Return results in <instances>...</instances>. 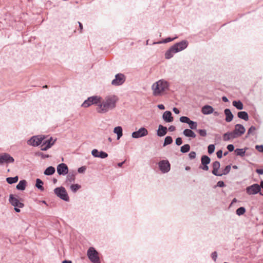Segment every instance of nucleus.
Returning <instances> with one entry per match:
<instances>
[{
    "label": "nucleus",
    "instance_id": "f257e3e1",
    "mask_svg": "<svg viewBox=\"0 0 263 263\" xmlns=\"http://www.w3.org/2000/svg\"><path fill=\"white\" fill-rule=\"evenodd\" d=\"M118 101V98L115 95L107 96L103 100H101L96 110L99 114L106 113L116 107Z\"/></svg>",
    "mask_w": 263,
    "mask_h": 263
},
{
    "label": "nucleus",
    "instance_id": "f03ea898",
    "mask_svg": "<svg viewBox=\"0 0 263 263\" xmlns=\"http://www.w3.org/2000/svg\"><path fill=\"white\" fill-rule=\"evenodd\" d=\"M188 46V42L186 40L177 43L171 46L165 53V58L166 59H170L176 53L182 51L187 48Z\"/></svg>",
    "mask_w": 263,
    "mask_h": 263
},
{
    "label": "nucleus",
    "instance_id": "7ed1b4c3",
    "mask_svg": "<svg viewBox=\"0 0 263 263\" xmlns=\"http://www.w3.org/2000/svg\"><path fill=\"white\" fill-rule=\"evenodd\" d=\"M170 86L169 82L164 79L158 81L152 85V88L153 90V95L155 96H158L163 92L169 90Z\"/></svg>",
    "mask_w": 263,
    "mask_h": 263
},
{
    "label": "nucleus",
    "instance_id": "20e7f679",
    "mask_svg": "<svg viewBox=\"0 0 263 263\" xmlns=\"http://www.w3.org/2000/svg\"><path fill=\"white\" fill-rule=\"evenodd\" d=\"M54 193L61 199L66 202L69 201V197L65 187L60 186L55 188Z\"/></svg>",
    "mask_w": 263,
    "mask_h": 263
},
{
    "label": "nucleus",
    "instance_id": "39448f33",
    "mask_svg": "<svg viewBox=\"0 0 263 263\" xmlns=\"http://www.w3.org/2000/svg\"><path fill=\"white\" fill-rule=\"evenodd\" d=\"M87 255L92 263H100L98 252L93 247H90L87 250Z\"/></svg>",
    "mask_w": 263,
    "mask_h": 263
},
{
    "label": "nucleus",
    "instance_id": "423d86ee",
    "mask_svg": "<svg viewBox=\"0 0 263 263\" xmlns=\"http://www.w3.org/2000/svg\"><path fill=\"white\" fill-rule=\"evenodd\" d=\"M102 98L98 96H93L88 97L87 100H85L82 104V106L87 108L92 104H97L101 102Z\"/></svg>",
    "mask_w": 263,
    "mask_h": 263
},
{
    "label": "nucleus",
    "instance_id": "0eeeda50",
    "mask_svg": "<svg viewBox=\"0 0 263 263\" xmlns=\"http://www.w3.org/2000/svg\"><path fill=\"white\" fill-rule=\"evenodd\" d=\"M125 81V76L123 73H119L115 75V79L112 80L111 84L113 86H119L123 84Z\"/></svg>",
    "mask_w": 263,
    "mask_h": 263
},
{
    "label": "nucleus",
    "instance_id": "6e6552de",
    "mask_svg": "<svg viewBox=\"0 0 263 263\" xmlns=\"http://www.w3.org/2000/svg\"><path fill=\"white\" fill-rule=\"evenodd\" d=\"M246 193L249 195H255L258 193L260 194L261 189L258 184L254 183L248 186L246 189Z\"/></svg>",
    "mask_w": 263,
    "mask_h": 263
},
{
    "label": "nucleus",
    "instance_id": "1a4fd4ad",
    "mask_svg": "<svg viewBox=\"0 0 263 263\" xmlns=\"http://www.w3.org/2000/svg\"><path fill=\"white\" fill-rule=\"evenodd\" d=\"M14 162V158L8 153H4L0 154V165H2L4 163H12Z\"/></svg>",
    "mask_w": 263,
    "mask_h": 263
},
{
    "label": "nucleus",
    "instance_id": "9d476101",
    "mask_svg": "<svg viewBox=\"0 0 263 263\" xmlns=\"http://www.w3.org/2000/svg\"><path fill=\"white\" fill-rule=\"evenodd\" d=\"M44 139V137H42L41 136H34L28 141V144L33 146H37L42 144Z\"/></svg>",
    "mask_w": 263,
    "mask_h": 263
},
{
    "label": "nucleus",
    "instance_id": "9b49d317",
    "mask_svg": "<svg viewBox=\"0 0 263 263\" xmlns=\"http://www.w3.org/2000/svg\"><path fill=\"white\" fill-rule=\"evenodd\" d=\"M160 170L163 173H166L170 171L171 164L168 160H161L158 163Z\"/></svg>",
    "mask_w": 263,
    "mask_h": 263
},
{
    "label": "nucleus",
    "instance_id": "f8f14e48",
    "mask_svg": "<svg viewBox=\"0 0 263 263\" xmlns=\"http://www.w3.org/2000/svg\"><path fill=\"white\" fill-rule=\"evenodd\" d=\"M211 162L210 158L206 155H203L201 158V165H200L199 168L204 171H207L209 170L208 164Z\"/></svg>",
    "mask_w": 263,
    "mask_h": 263
},
{
    "label": "nucleus",
    "instance_id": "ddd939ff",
    "mask_svg": "<svg viewBox=\"0 0 263 263\" xmlns=\"http://www.w3.org/2000/svg\"><path fill=\"white\" fill-rule=\"evenodd\" d=\"M56 140L54 139L53 140V139L52 137H50L49 139L43 141L42 143V145L41 146V150L45 151H47L48 149L50 148L55 143Z\"/></svg>",
    "mask_w": 263,
    "mask_h": 263
},
{
    "label": "nucleus",
    "instance_id": "4468645a",
    "mask_svg": "<svg viewBox=\"0 0 263 263\" xmlns=\"http://www.w3.org/2000/svg\"><path fill=\"white\" fill-rule=\"evenodd\" d=\"M9 201L10 203L14 207L23 208L24 206V204L20 202L13 194L10 195Z\"/></svg>",
    "mask_w": 263,
    "mask_h": 263
},
{
    "label": "nucleus",
    "instance_id": "2eb2a0df",
    "mask_svg": "<svg viewBox=\"0 0 263 263\" xmlns=\"http://www.w3.org/2000/svg\"><path fill=\"white\" fill-rule=\"evenodd\" d=\"M147 134V130L144 127H141L138 130L133 132L132 136L133 138L137 139L145 136Z\"/></svg>",
    "mask_w": 263,
    "mask_h": 263
},
{
    "label": "nucleus",
    "instance_id": "dca6fc26",
    "mask_svg": "<svg viewBox=\"0 0 263 263\" xmlns=\"http://www.w3.org/2000/svg\"><path fill=\"white\" fill-rule=\"evenodd\" d=\"M57 170L59 175H65L68 173V166L64 163L59 164L57 166Z\"/></svg>",
    "mask_w": 263,
    "mask_h": 263
},
{
    "label": "nucleus",
    "instance_id": "f3484780",
    "mask_svg": "<svg viewBox=\"0 0 263 263\" xmlns=\"http://www.w3.org/2000/svg\"><path fill=\"white\" fill-rule=\"evenodd\" d=\"M245 132L246 129L242 125L237 124L235 125V128L233 130V132L236 136L237 138L241 136L245 133Z\"/></svg>",
    "mask_w": 263,
    "mask_h": 263
},
{
    "label": "nucleus",
    "instance_id": "a211bd4d",
    "mask_svg": "<svg viewBox=\"0 0 263 263\" xmlns=\"http://www.w3.org/2000/svg\"><path fill=\"white\" fill-rule=\"evenodd\" d=\"M220 163L219 161H216L213 162L212 163V167H213V171L212 172V174L216 176H220V175H219V173L218 172V170L220 168Z\"/></svg>",
    "mask_w": 263,
    "mask_h": 263
},
{
    "label": "nucleus",
    "instance_id": "6ab92c4d",
    "mask_svg": "<svg viewBox=\"0 0 263 263\" xmlns=\"http://www.w3.org/2000/svg\"><path fill=\"white\" fill-rule=\"evenodd\" d=\"M167 132V128L166 127L163 126L162 125H159L158 129L157 130V135L158 137H163L165 136Z\"/></svg>",
    "mask_w": 263,
    "mask_h": 263
},
{
    "label": "nucleus",
    "instance_id": "aec40b11",
    "mask_svg": "<svg viewBox=\"0 0 263 263\" xmlns=\"http://www.w3.org/2000/svg\"><path fill=\"white\" fill-rule=\"evenodd\" d=\"M162 118L166 122H171L173 121L172 114L170 111H165L163 114Z\"/></svg>",
    "mask_w": 263,
    "mask_h": 263
},
{
    "label": "nucleus",
    "instance_id": "412c9836",
    "mask_svg": "<svg viewBox=\"0 0 263 263\" xmlns=\"http://www.w3.org/2000/svg\"><path fill=\"white\" fill-rule=\"evenodd\" d=\"M214 109L212 106L206 105L202 107L201 111L204 115H210L213 112Z\"/></svg>",
    "mask_w": 263,
    "mask_h": 263
},
{
    "label": "nucleus",
    "instance_id": "4be33fe9",
    "mask_svg": "<svg viewBox=\"0 0 263 263\" xmlns=\"http://www.w3.org/2000/svg\"><path fill=\"white\" fill-rule=\"evenodd\" d=\"M224 114L226 115V121L227 122H230L232 121L234 116L232 113L231 110L229 108H226L224 110Z\"/></svg>",
    "mask_w": 263,
    "mask_h": 263
},
{
    "label": "nucleus",
    "instance_id": "5701e85b",
    "mask_svg": "<svg viewBox=\"0 0 263 263\" xmlns=\"http://www.w3.org/2000/svg\"><path fill=\"white\" fill-rule=\"evenodd\" d=\"M236 138H237V137L233 131L231 132H227L224 134L223 135V139L225 141H229L231 139H234Z\"/></svg>",
    "mask_w": 263,
    "mask_h": 263
},
{
    "label": "nucleus",
    "instance_id": "b1692460",
    "mask_svg": "<svg viewBox=\"0 0 263 263\" xmlns=\"http://www.w3.org/2000/svg\"><path fill=\"white\" fill-rule=\"evenodd\" d=\"M183 134L185 137L192 138H195L196 136L195 133L191 129H185L183 132Z\"/></svg>",
    "mask_w": 263,
    "mask_h": 263
},
{
    "label": "nucleus",
    "instance_id": "393cba45",
    "mask_svg": "<svg viewBox=\"0 0 263 263\" xmlns=\"http://www.w3.org/2000/svg\"><path fill=\"white\" fill-rule=\"evenodd\" d=\"M27 182L25 180H22L20 181L16 185V189L19 191H24L25 190Z\"/></svg>",
    "mask_w": 263,
    "mask_h": 263
},
{
    "label": "nucleus",
    "instance_id": "a878e982",
    "mask_svg": "<svg viewBox=\"0 0 263 263\" xmlns=\"http://www.w3.org/2000/svg\"><path fill=\"white\" fill-rule=\"evenodd\" d=\"M237 116L239 118L246 121L249 120V115L248 113L245 111H239L237 113Z\"/></svg>",
    "mask_w": 263,
    "mask_h": 263
},
{
    "label": "nucleus",
    "instance_id": "bb28decb",
    "mask_svg": "<svg viewBox=\"0 0 263 263\" xmlns=\"http://www.w3.org/2000/svg\"><path fill=\"white\" fill-rule=\"evenodd\" d=\"M114 133L117 135V139L119 140L123 135V130L121 126H118L115 127Z\"/></svg>",
    "mask_w": 263,
    "mask_h": 263
},
{
    "label": "nucleus",
    "instance_id": "cd10ccee",
    "mask_svg": "<svg viewBox=\"0 0 263 263\" xmlns=\"http://www.w3.org/2000/svg\"><path fill=\"white\" fill-rule=\"evenodd\" d=\"M248 149V147H245L244 148H236L235 150V153L237 156L242 157L245 156L246 150Z\"/></svg>",
    "mask_w": 263,
    "mask_h": 263
},
{
    "label": "nucleus",
    "instance_id": "c85d7f7f",
    "mask_svg": "<svg viewBox=\"0 0 263 263\" xmlns=\"http://www.w3.org/2000/svg\"><path fill=\"white\" fill-rule=\"evenodd\" d=\"M232 105L238 110H242L243 108V105L241 101H233Z\"/></svg>",
    "mask_w": 263,
    "mask_h": 263
},
{
    "label": "nucleus",
    "instance_id": "c756f323",
    "mask_svg": "<svg viewBox=\"0 0 263 263\" xmlns=\"http://www.w3.org/2000/svg\"><path fill=\"white\" fill-rule=\"evenodd\" d=\"M55 168L53 166L48 167L44 171V174L47 176H50L53 175L55 173Z\"/></svg>",
    "mask_w": 263,
    "mask_h": 263
},
{
    "label": "nucleus",
    "instance_id": "7c9ffc66",
    "mask_svg": "<svg viewBox=\"0 0 263 263\" xmlns=\"http://www.w3.org/2000/svg\"><path fill=\"white\" fill-rule=\"evenodd\" d=\"M43 182L40 179H36V183H35V186L38 189L40 190L41 191H43L44 190V188L43 186Z\"/></svg>",
    "mask_w": 263,
    "mask_h": 263
},
{
    "label": "nucleus",
    "instance_id": "2f4dec72",
    "mask_svg": "<svg viewBox=\"0 0 263 263\" xmlns=\"http://www.w3.org/2000/svg\"><path fill=\"white\" fill-rule=\"evenodd\" d=\"M76 173H69L66 177V181H68L69 182H74L75 180V176H76Z\"/></svg>",
    "mask_w": 263,
    "mask_h": 263
},
{
    "label": "nucleus",
    "instance_id": "473e14b6",
    "mask_svg": "<svg viewBox=\"0 0 263 263\" xmlns=\"http://www.w3.org/2000/svg\"><path fill=\"white\" fill-rule=\"evenodd\" d=\"M18 180V176H15L14 177H8L6 178L7 182L10 184L16 183Z\"/></svg>",
    "mask_w": 263,
    "mask_h": 263
},
{
    "label": "nucleus",
    "instance_id": "72a5a7b5",
    "mask_svg": "<svg viewBox=\"0 0 263 263\" xmlns=\"http://www.w3.org/2000/svg\"><path fill=\"white\" fill-rule=\"evenodd\" d=\"M190 145L189 144H185L180 147V152L182 153H186L190 151Z\"/></svg>",
    "mask_w": 263,
    "mask_h": 263
},
{
    "label": "nucleus",
    "instance_id": "f704fd0d",
    "mask_svg": "<svg viewBox=\"0 0 263 263\" xmlns=\"http://www.w3.org/2000/svg\"><path fill=\"white\" fill-rule=\"evenodd\" d=\"M231 165H227L225 168L222 170V173H219V175H220L219 176H222V175H226L229 173L231 171Z\"/></svg>",
    "mask_w": 263,
    "mask_h": 263
},
{
    "label": "nucleus",
    "instance_id": "c9c22d12",
    "mask_svg": "<svg viewBox=\"0 0 263 263\" xmlns=\"http://www.w3.org/2000/svg\"><path fill=\"white\" fill-rule=\"evenodd\" d=\"M176 38V37L171 38L170 37H167V38L163 40L162 41H159L158 42H154V44H165V43H168V42L173 41Z\"/></svg>",
    "mask_w": 263,
    "mask_h": 263
},
{
    "label": "nucleus",
    "instance_id": "e433bc0d",
    "mask_svg": "<svg viewBox=\"0 0 263 263\" xmlns=\"http://www.w3.org/2000/svg\"><path fill=\"white\" fill-rule=\"evenodd\" d=\"M173 142V139L171 136H167L165 138L163 146L164 147Z\"/></svg>",
    "mask_w": 263,
    "mask_h": 263
},
{
    "label": "nucleus",
    "instance_id": "4c0bfd02",
    "mask_svg": "<svg viewBox=\"0 0 263 263\" xmlns=\"http://www.w3.org/2000/svg\"><path fill=\"white\" fill-rule=\"evenodd\" d=\"M246 211V209L243 206H241L236 210V213L237 215L241 216L243 215Z\"/></svg>",
    "mask_w": 263,
    "mask_h": 263
},
{
    "label": "nucleus",
    "instance_id": "58836bf2",
    "mask_svg": "<svg viewBox=\"0 0 263 263\" xmlns=\"http://www.w3.org/2000/svg\"><path fill=\"white\" fill-rule=\"evenodd\" d=\"M190 128L191 129H196L198 124L196 122L190 120V122L188 123Z\"/></svg>",
    "mask_w": 263,
    "mask_h": 263
},
{
    "label": "nucleus",
    "instance_id": "ea45409f",
    "mask_svg": "<svg viewBox=\"0 0 263 263\" xmlns=\"http://www.w3.org/2000/svg\"><path fill=\"white\" fill-rule=\"evenodd\" d=\"M81 186L80 185L78 184H74L71 185L70 189L73 192L76 193L79 189L81 188Z\"/></svg>",
    "mask_w": 263,
    "mask_h": 263
},
{
    "label": "nucleus",
    "instance_id": "a19ab883",
    "mask_svg": "<svg viewBox=\"0 0 263 263\" xmlns=\"http://www.w3.org/2000/svg\"><path fill=\"white\" fill-rule=\"evenodd\" d=\"M179 120L182 123H187L190 122V119L189 117L186 116H182L180 118Z\"/></svg>",
    "mask_w": 263,
    "mask_h": 263
},
{
    "label": "nucleus",
    "instance_id": "79ce46f5",
    "mask_svg": "<svg viewBox=\"0 0 263 263\" xmlns=\"http://www.w3.org/2000/svg\"><path fill=\"white\" fill-rule=\"evenodd\" d=\"M256 129V127L254 126H251L248 130L246 137H248V136L250 135H254L253 132H254Z\"/></svg>",
    "mask_w": 263,
    "mask_h": 263
},
{
    "label": "nucleus",
    "instance_id": "37998d69",
    "mask_svg": "<svg viewBox=\"0 0 263 263\" xmlns=\"http://www.w3.org/2000/svg\"><path fill=\"white\" fill-rule=\"evenodd\" d=\"M215 145L214 144H210L208 147V152L209 154H212L215 151Z\"/></svg>",
    "mask_w": 263,
    "mask_h": 263
},
{
    "label": "nucleus",
    "instance_id": "c03bdc74",
    "mask_svg": "<svg viewBox=\"0 0 263 263\" xmlns=\"http://www.w3.org/2000/svg\"><path fill=\"white\" fill-rule=\"evenodd\" d=\"M108 154L103 151H101L99 152V154L98 155V158H101L102 159L106 158L107 157Z\"/></svg>",
    "mask_w": 263,
    "mask_h": 263
},
{
    "label": "nucleus",
    "instance_id": "a18cd8bd",
    "mask_svg": "<svg viewBox=\"0 0 263 263\" xmlns=\"http://www.w3.org/2000/svg\"><path fill=\"white\" fill-rule=\"evenodd\" d=\"M197 132L202 137H205L206 136V131L205 129H198Z\"/></svg>",
    "mask_w": 263,
    "mask_h": 263
},
{
    "label": "nucleus",
    "instance_id": "49530a36",
    "mask_svg": "<svg viewBox=\"0 0 263 263\" xmlns=\"http://www.w3.org/2000/svg\"><path fill=\"white\" fill-rule=\"evenodd\" d=\"M99 152L98 149H93L91 151V154L94 157H97L98 156V155L99 154Z\"/></svg>",
    "mask_w": 263,
    "mask_h": 263
},
{
    "label": "nucleus",
    "instance_id": "de8ad7c7",
    "mask_svg": "<svg viewBox=\"0 0 263 263\" xmlns=\"http://www.w3.org/2000/svg\"><path fill=\"white\" fill-rule=\"evenodd\" d=\"M36 155L41 156L43 159L49 157V155L44 154V153H41V152H39V153H36Z\"/></svg>",
    "mask_w": 263,
    "mask_h": 263
},
{
    "label": "nucleus",
    "instance_id": "09e8293b",
    "mask_svg": "<svg viewBox=\"0 0 263 263\" xmlns=\"http://www.w3.org/2000/svg\"><path fill=\"white\" fill-rule=\"evenodd\" d=\"M196 154L194 151L191 152L189 154V157L190 159H195L196 158Z\"/></svg>",
    "mask_w": 263,
    "mask_h": 263
},
{
    "label": "nucleus",
    "instance_id": "8fccbe9b",
    "mask_svg": "<svg viewBox=\"0 0 263 263\" xmlns=\"http://www.w3.org/2000/svg\"><path fill=\"white\" fill-rule=\"evenodd\" d=\"M175 143H176V144L178 146L181 145L182 143V140L181 138H180V137L177 138L176 139Z\"/></svg>",
    "mask_w": 263,
    "mask_h": 263
},
{
    "label": "nucleus",
    "instance_id": "3c124183",
    "mask_svg": "<svg viewBox=\"0 0 263 263\" xmlns=\"http://www.w3.org/2000/svg\"><path fill=\"white\" fill-rule=\"evenodd\" d=\"M255 148L259 152L263 153V145H256Z\"/></svg>",
    "mask_w": 263,
    "mask_h": 263
},
{
    "label": "nucleus",
    "instance_id": "603ef678",
    "mask_svg": "<svg viewBox=\"0 0 263 263\" xmlns=\"http://www.w3.org/2000/svg\"><path fill=\"white\" fill-rule=\"evenodd\" d=\"M86 170V167L85 166H81L80 167H79L78 169V173H84Z\"/></svg>",
    "mask_w": 263,
    "mask_h": 263
},
{
    "label": "nucleus",
    "instance_id": "864d4df0",
    "mask_svg": "<svg viewBox=\"0 0 263 263\" xmlns=\"http://www.w3.org/2000/svg\"><path fill=\"white\" fill-rule=\"evenodd\" d=\"M217 186L222 187L226 186L224 182L223 181H219L217 183Z\"/></svg>",
    "mask_w": 263,
    "mask_h": 263
},
{
    "label": "nucleus",
    "instance_id": "5fc2aeb1",
    "mask_svg": "<svg viewBox=\"0 0 263 263\" xmlns=\"http://www.w3.org/2000/svg\"><path fill=\"white\" fill-rule=\"evenodd\" d=\"M227 149L229 152H231L234 150V146L232 144H229L227 146Z\"/></svg>",
    "mask_w": 263,
    "mask_h": 263
},
{
    "label": "nucleus",
    "instance_id": "6e6d98bb",
    "mask_svg": "<svg viewBox=\"0 0 263 263\" xmlns=\"http://www.w3.org/2000/svg\"><path fill=\"white\" fill-rule=\"evenodd\" d=\"M211 257L214 261H216L217 257V253L216 251L213 252L211 254Z\"/></svg>",
    "mask_w": 263,
    "mask_h": 263
},
{
    "label": "nucleus",
    "instance_id": "4d7b16f0",
    "mask_svg": "<svg viewBox=\"0 0 263 263\" xmlns=\"http://www.w3.org/2000/svg\"><path fill=\"white\" fill-rule=\"evenodd\" d=\"M216 155L218 158H221L222 157V151L221 149L218 151L216 153Z\"/></svg>",
    "mask_w": 263,
    "mask_h": 263
},
{
    "label": "nucleus",
    "instance_id": "13d9d810",
    "mask_svg": "<svg viewBox=\"0 0 263 263\" xmlns=\"http://www.w3.org/2000/svg\"><path fill=\"white\" fill-rule=\"evenodd\" d=\"M175 129L176 127L173 125H171L167 129L170 132H174Z\"/></svg>",
    "mask_w": 263,
    "mask_h": 263
},
{
    "label": "nucleus",
    "instance_id": "bf43d9fd",
    "mask_svg": "<svg viewBox=\"0 0 263 263\" xmlns=\"http://www.w3.org/2000/svg\"><path fill=\"white\" fill-rule=\"evenodd\" d=\"M256 172L259 175H263V169H256Z\"/></svg>",
    "mask_w": 263,
    "mask_h": 263
},
{
    "label": "nucleus",
    "instance_id": "052dcab7",
    "mask_svg": "<svg viewBox=\"0 0 263 263\" xmlns=\"http://www.w3.org/2000/svg\"><path fill=\"white\" fill-rule=\"evenodd\" d=\"M173 110L176 114H179L180 112L179 110L176 107H174Z\"/></svg>",
    "mask_w": 263,
    "mask_h": 263
},
{
    "label": "nucleus",
    "instance_id": "680f3d73",
    "mask_svg": "<svg viewBox=\"0 0 263 263\" xmlns=\"http://www.w3.org/2000/svg\"><path fill=\"white\" fill-rule=\"evenodd\" d=\"M158 108L161 110H164L165 109V107L163 104L158 105Z\"/></svg>",
    "mask_w": 263,
    "mask_h": 263
},
{
    "label": "nucleus",
    "instance_id": "e2e57ef3",
    "mask_svg": "<svg viewBox=\"0 0 263 263\" xmlns=\"http://www.w3.org/2000/svg\"><path fill=\"white\" fill-rule=\"evenodd\" d=\"M222 100L224 102H228L229 101L228 99L226 96H223L222 97Z\"/></svg>",
    "mask_w": 263,
    "mask_h": 263
},
{
    "label": "nucleus",
    "instance_id": "0e129e2a",
    "mask_svg": "<svg viewBox=\"0 0 263 263\" xmlns=\"http://www.w3.org/2000/svg\"><path fill=\"white\" fill-rule=\"evenodd\" d=\"M79 23V28H80V32H82V30L83 29V25L80 22H78Z\"/></svg>",
    "mask_w": 263,
    "mask_h": 263
},
{
    "label": "nucleus",
    "instance_id": "69168bd1",
    "mask_svg": "<svg viewBox=\"0 0 263 263\" xmlns=\"http://www.w3.org/2000/svg\"><path fill=\"white\" fill-rule=\"evenodd\" d=\"M20 208L18 207H14V210L16 213H20L21 210L20 209Z\"/></svg>",
    "mask_w": 263,
    "mask_h": 263
},
{
    "label": "nucleus",
    "instance_id": "338daca9",
    "mask_svg": "<svg viewBox=\"0 0 263 263\" xmlns=\"http://www.w3.org/2000/svg\"><path fill=\"white\" fill-rule=\"evenodd\" d=\"M125 161H124L122 162H120L118 163V166L120 167H121L123 165V164L125 163Z\"/></svg>",
    "mask_w": 263,
    "mask_h": 263
},
{
    "label": "nucleus",
    "instance_id": "774afa93",
    "mask_svg": "<svg viewBox=\"0 0 263 263\" xmlns=\"http://www.w3.org/2000/svg\"><path fill=\"white\" fill-rule=\"evenodd\" d=\"M62 263H72L71 260H64L62 261Z\"/></svg>",
    "mask_w": 263,
    "mask_h": 263
}]
</instances>
